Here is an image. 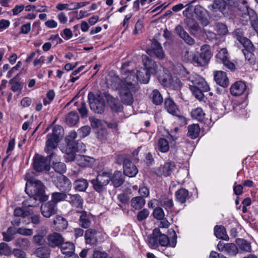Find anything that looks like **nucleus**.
I'll list each match as a JSON object with an SVG mask.
<instances>
[{
	"label": "nucleus",
	"instance_id": "nucleus-1",
	"mask_svg": "<svg viewBox=\"0 0 258 258\" xmlns=\"http://www.w3.org/2000/svg\"><path fill=\"white\" fill-rule=\"evenodd\" d=\"M63 128L60 125H55L52 129V133L46 136L44 150L47 154H50V158L55 155L53 151L57 148L63 135Z\"/></svg>",
	"mask_w": 258,
	"mask_h": 258
},
{
	"label": "nucleus",
	"instance_id": "nucleus-2",
	"mask_svg": "<svg viewBox=\"0 0 258 258\" xmlns=\"http://www.w3.org/2000/svg\"><path fill=\"white\" fill-rule=\"evenodd\" d=\"M33 172L27 173L25 175L27 180L25 191L28 195L37 196L39 199L44 192V185L42 182L33 177Z\"/></svg>",
	"mask_w": 258,
	"mask_h": 258
},
{
	"label": "nucleus",
	"instance_id": "nucleus-3",
	"mask_svg": "<svg viewBox=\"0 0 258 258\" xmlns=\"http://www.w3.org/2000/svg\"><path fill=\"white\" fill-rule=\"evenodd\" d=\"M116 161L118 164H123L124 174L130 177H135L138 172L136 166L133 164L129 157L125 154L116 156Z\"/></svg>",
	"mask_w": 258,
	"mask_h": 258
},
{
	"label": "nucleus",
	"instance_id": "nucleus-4",
	"mask_svg": "<svg viewBox=\"0 0 258 258\" xmlns=\"http://www.w3.org/2000/svg\"><path fill=\"white\" fill-rule=\"evenodd\" d=\"M88 98L91 109L97 113H103L105 109L104 100L101 95L95 96L92 92H89Z\"/></svg>",
	"mask_w": 258,
	"mask_h": 258
},
{
	"label": "nucleus",
	"instance_id": "nucleus-5",
	"mask_svg": "<svg viewBox=\"0 0 258 258\" xmlns=\"http://www.w3.org/2000/svg\"><path fill=\"white\" fill-rule=\"evenodd\" d=\"M56 155L50 158V154L47 157L36 154L34 157L33 163L34 170L37 172H41L43 170L48 171L50 169V161Z\"/></svg>",
	"mask_w": 258,
	"mask_h": 258
},
{
	"label": "nucleus",
	"instance_id": "nucleus-6",
	"mask_svg": "<svg viewBox=\"0 0 258 258\" xmlns=\"http://www.w3.org/2000/svg\"><path fill=\"white\" fill-rule=\"evenodd\" d=\"M66 143L65 158L68 161L71 162L75 160L76 158L75 154L76 152L79 151V146L82 148L85 146L82 143H77L76 141H66Z\"/></svg>",
	"mask_w": 258,
	"mask_h": 258
},
{
	"label": "nucleus",
	"instance_id": "nucleus-7",
	"mask_svg": "<svg viewBox=\"0 0 258 258\" xmlns=\"http://www.w3.org/2000/svg\"><path fill=\"white\" fill-rule=\"evenodd\" d=\"M54 184L58 190L63 192H69L72 186L71 180L62 174L56 177L54 181Z\"/></svg>",
	"mask_w": 258,
	"mask_h": 258
},
{
	"label": "nucleus",
	"instance_id": "nucleus-8",
	"mask_svg": "<svg viewBox=\"0 0 258 258\" xmlns=\"http://www.w3.org/2000/svg\"><path fill=\"white\" fill-rule=\"evenodd\" d=\"M122 86L126 87L134 92L138 91L140 88L139 81L136 73H130L123 78Z\"/></svg>",
	"mask_w": 258,
	"mask_h": 258
},
{
	"label": "nucleus",
	"instance_id": "nucleus-9",
	"mask_svg": "<svg viewBox=\"0 0 258 258\" xmlns=\"http://www.w3.org/2000/svg\"><path fill=\"white\" fill-rule=\"evenodd\" d=\"M242 51L245 56V61L249 65H253L255 62V56L253 53L254 47L251 42L243 46Z\"/></svg>",
	"mask_w": 258,
	"mask_h": 258
},
{
	"label": "nucleus",
	"instance_id": "nucleus-10",
	"mask_svg": "<svg viewBox=\"0 0 258 258\" xmlns=\"http://www.w3.org/2000/svg\"><path fill=\"white\" fill-rule=\"evenodd\" d=\"M40 210L41 214L44 217L49 218L56 213L57 205L53 201H49L42 204Z\"/></svg>",
	"mask_w": 258,
	"mask_h": 258
},
{
	"label": "nucleus",
	"instance_id": "nucleus-11",
	"mask_svg": "<svg viewBox=\"0 0 258 258\" xmlns=\"http://www.w3.org/2000/svg\"><path fill=\"white\" fill-rule=\"evenodd\" d=\"M172 232L173 235L170 241L168 237L164 234H162L160 231V234L158 235L159 245L162 246L169 245L172 247H175L177 242V235L174 230L172 231Z\"/></svg>",
	"mask_w": 258,
	"mask_h": 258
},
{
	"label": "nucleus",
	"instance_id": "nucleus-12",
	"mask_svg": "<svg viewBox=\"0 0 258 258\" xmlns=\"http://www.w3.org/2000/svg\"><path fill=\"white\" fill-rule=\"evenodd\" d=\"M187 80L191 83L189 86L193 85L196 87H200V88L204 90H206L208 88V85L205 79L197 74H192L188 77Z\"/></svg>",
	"mask_w": 258,
	"mask_h": 258
},
{
	"label": "nucleus",
	"instance_id": "nucleus-13",
	"mask_svg": "<svg viewBox=\"0 0 258 258\" xmlns=\"http://www.w3.org/2000/svg\"><path fill=\"white\" fill-rule=\"evenodd\" d=\"M224 6H231L234 7H237L240 10L242 8L241 5H242L243 10L242 11L243 13L242 15H244V13H247V10H251L249 9L247 5V2L245 0H223Z\"/></svg>",
	"mask_w": 258,
	"mask_h": 258
},
{
	"label": "nucleus",
	"instance_id": "nucleus-14",
	"mask_svg": "<svg viewBox=\"0 0 258 258\" xmlns=\"http://www.w3.org/2000/svg\"><path fill=\"white\" fill-rule=\"evenodd\" d=\"M164 107L167 111L171 114L179 117H181L176 104L170 98L165 99Z\"/></svg>",
	"mask_w": 258,
	"mask_h": 258
},
{
	"label": "nucleus",
	"instance_id": "nucleus-15",
	"mask_svg": "<svg viewBox=\"0 0 258 258\" xmlns=\"http://www.w3.org/2000/svg\"><path fill=\"white\" fill-rule=\"evenodd\" d=\"M103 94L108 104L113 111L117 112L122 111V106L118 99L113 97L107 92L103 93Z\"/></svg>",
	"mask_w": 258,
	"mask_h": 258
},
{
	"label": "nucleus",
	"instance_id": "nucleus-16",
	"mask_svg": "<svg viewBox=\"0 0 258 258\" xmlns=\"http://www.w3.org/2000/svg\"><path fill=\"white\" fill-rule=\"evenodd\" d=\"M246 89V86L244 82L239 81L233 84L230 89V92L232 95L238 96L242 95Z\"/></svg>",
	"mask_w": 258,
	"mask_h": 258
},
{
	"label": "nucleus",
	"instance_id": "nucleus-17",
	"mask_svg": "<svg viewBox=\"0 0 258 258\" xmlns=\"http://www.w3.org/2000/svg\"><path fill=\"white\" fill-rule=\"evenodd\" d=\"M132 92H133V90L129 89L126 88V87H121L119 90V94L120 98L123 103L130 105L133 102Z\"/></svg>",
	"mask_w": 258,
	"mask_h": 258
},
{
	"label": "nucleus",
	"instance_id": "nucleus-18",
	"mask_svg": "<svg viewBox=\"0 0 258 258\" xmlns=\"http://www.w3.org/2000/svg\"><path fill=\"white\" fill-rule=\"evenodd\" d=\"M48 244L51 247L59 246L64 241V238L59 233L54 232L47 237Z\"/></svg>",
	"mask_w": 258,
	"mask_h": 258
},
{
	"label": "nucleus",
	"instance_id": "nucleus-19",
	"mask_svg": "<svg viewBox=\"0 0 258 258\" xmlns=\"http://www.w3.org/2000/svg\"><path fill=\"white\" fill-rule=\"evenodd\" d=\"M175 33L187 44L192 45L195 44V40L186 32L181 25H178L175 27Z\"/></svg>",
	"mask_w": 258,
	"mask_h": 258
},
{
	"label": "nucleus",
	"instance_id": "nucleus-20",
	"mask_svg": "<svg viewBox=\"0 0 258 258\" xmlns=\"http://www.w3.org/2000/svg\"><path fill=\"white\" fill-rule=\"evenodd\" d=\"M243 17L246 21L249 20L251 27L258 33V19L255 12L252 10H247V13H245Z\"/></svg>",
	"mask_w": 258,
	"mask_h": 258
},
{
	"label": "nucleus",
	"instance_id": "nucleus-21",
	"mask_svg": "<svg viewBox=\"0 0 258 258\" xmlns=\"http://www.w3.org/2000/svg\"><path fill=\"white\" fill-rule=\"evenodd\" d=\"M214 80L220 86L226 88L229 85V80L226 73L223 71H217L214 73Z\"/></svg>",
	"mask_w": 258,
	"mask_h": 258
},
{
	"label": "nucleus",
	"instance_id": "nucleus-22",
	"mask_svg": "<svg viewBox=\"0 0 258 258\" xmlns=\"http://www.w3.org/2000/svg\"><path fill=\"white\" fill-rule=\"evenodd\" d=\"M67 201H68L73 207L79 209L83 208L84 200L79 194H69Z\"/></svg>",
	"mask_w": 258,
	"mask_h": 258
},
{
	"label": "nucleus",
	"instance_id": "nucleus-23",
	"mask_svg": "<svg viewBox=\"0 0 258 258\" xmlns=\"http://www.w3.org/2000/svg\"><path fill=\"white\" fill-rule=\"evenodd\" d=\"M158 202L160 205L166 210L168 214L172 213L174 203L172 199L169 198L166 196H162L159 199Z\"/></svg>",
	"mask_w": 258,
	"mask_h": 258
},
{
	"label": "nucleus",
	"instance_id": "nucleus-24",
	"mask_svg": "<svg viewBox=\"0 0 258 258\" xmlns=\"http://www.w3.org/2000/svg\"><path fill=\"white\" fill-rule=\"evenodd\" d=\"M60 251L65 254L64 256L72 257L75 253V246L72 242H63L60 246Z\"/></svg>",
	"mask_w": 258,
	"mask_h": 258
},
{
	"label": "nucleus",
	"instance_id": "nucleus-25",
	"mask_svg": "<svg viewBox=\"0 0 258 258\" xmlns=\"http://www.w3.org/2000/svg\"><path fill=\"white\" fill-rule=\"evenodd\" d=\"M143 62L145 69L152 74L156 73L157 66L155 61L147 56L143 57Z\"/></svg>",
	"mask_w": 258,
	"mask_h": 258
},
{
	"label": "nucleus",
	"instance_id": "nucleus-26",
	"mask_svg": "<svg viewBox=\"0 0 258 258\" xmlns=\"http://www.w3.org/2000/svg\"><path fill=\"white\" fill-rule=\"evenodd\" d=\"M79 213L80 214L79 219V225L83 228H88L91 224L90 214L84 211H80Z\"/></svg>",
	"mask_w": 258,
	"mask_h": 258
},
{
	"label": "nucleus",
	"instance_id": "nucleus-27",
	"mask_svg": "<svg viewBox=\"0 0 258 258\" xmlns=\"http://www.w3.org/2000/svg\"><path fill=\"white\" fill-rule=\"evenodd\" d=\"M135 73L138 81L141 83L146 84L149 82L151 74L147 69L142 68Z\"/></svg>",
	"mask_w": 258,
	"mask_h": 258
},
{
	"label": "nucleus",
	"instance_id": "nucleus-28",
	"mask_svg": "<svg viewBox=\"0 0 258 258\" xmlns=\"http://www.w3.org/2000/svg\"><path fill=\"white\" fill-rule=\"evenodd\" d=\"M106 82L108 86H110L112 89L120 90L123 84V80H120L118 76L114 75L110 77V78H107Z\"/></svg>",
	"mask_w": 258,
	"mask_h": 258
},
{
	"label": "nucleus",
	"instance_id": "nucleus-29",
	"mask_svg": "<svg viewBox=\"0 0 258 258\" xmlns=\"http://www.w3.org/2000/svg\"><path fill=\"white\" fill-rule=\"evenodd\" d=\"M97 231L93 229H88L85 233V238L87 244L94 245L97 242Z\"/></svg>",
	"mask_w": 258,
	"mask_h": 258
},
{
	"label": "nucleus",
	"instance_id": "nucleus-30",
	"mask_svg": "<svg viewBox=\"0 0 258 258\" xmlns=\"http://www.w3.org/2000/svg\"><path fill=\"white\" fill-rule=\"evenodd\" d=\"M176 201L181 204H183L189 198V191L184 188H181L175 192Z\"/></svg>",
	"mask_w": 258,
	"mask_h": 258
},
{
	"label": "nucleus",
	"instance_id": "nucleus-31",
	"mask_svg": "<svg viewBox=\"0 0 258 258\" xmlns=\"http://www.w3.org/2000/svg\"><path fill=\"white\" fill-rule=\"evenodd\" d=\"M110 181L114 187H118L124 182V176L121 171H115L113 175L110 176Z\"/></svg>",
	"mask_w": 258,
	"mask_h": 258
},
{
	"label": "nucleus",
	"instance_id": "nucleus-32",
	"mask_svg": "<svg viewBox=\"0 0 258 258\" xmlns=\"http://www.w3.org/2000/svg\"><path fill=\"white\" fill-rule=\"evenodd\" d=\"M53 226L56 230L62 231L67 228L68 221L63 217L57 215L53 220Z\"/></svg>",
	"mask_w": 258,
	"mask_h": 258
},
{
	"label": "nucleus",
	"instance_id": "nucleus-33",
	"mask_svg": "<svg viewBox=\"0 0 258 258\" xmlns=\"http://www.w3.org/2000/svg\"><path fill=\"white\" fill-rule=\"evenodd\" d=\"M151 49L156 56L159 59H162L165 57V53L160 43L157 40H154L151 44Z\"/></svg>",
	"mask_w": 258,
	"mask_h": 258
},
{
	"label": "nucleus",
	"instance_id": "nucleus-34",
	"mask_svg": "<svg viewBox=\"0 0 258 258\" xmlns=\"http://www.w3.org/2000/svg\"><path fill=\"white\" fill-rule=\"evenodd\" d=\"M160 234V229L155 228L153 230V233L148 237V243L150 247L156 248L159 245L158 235Z\"/></svg>",
	"mask_w": 258,
	"mask_h": 258
},
{
	"label": "nucleus",
	"instance_id": "nucleus-35",
	"mask_svg": "<svg viewBox=\"0 0 258 258\" xmlns=\"http://www.w3.org/2000/svg\"><path fill=\"white\" fill-rule=\"evenodd\" d=\"M73 185L76 191H85L88 187L89 183L87 179L81 178L75 180L74 181Z\"/></svg>",
	"mask_w": 258,
	"mask_h": 258
},
{
	"label": "nucleus",
	"instance_id": "nucleus-36",
	"mask_svg": "<svg viewBox=\"0 0 258 258\" xmlns=\"http://www.w3.org/2000/svg\"><path fill=\"white\" fill-rule=\"evenodd\" d=\"M29 196L28 199L24 201L22 203L23 207H36L39 206L40 199L37 196L28 195Z\"/></svg>",
	"mask_w": 258,
	"mask_h": 258
},
{
	"label": "nucleus",
	"instance_id": "nucleus-37",
	"mask_svg": "<svg viewBox=\"0 0 258 258\" xmlns=\"http://www.w3.org/2000/svg\"><path fill=\"white\" fill-rule=\"evenodd\" d=\"M200 127L198 124H192L188 126L187 136L191 139H195L200 135Z\"/></svg>",
	"mask_w": 258,
	"mask_h": 258
},
{
	"label": "nucleus",
	"instance_id": "nucleus-38",
	"mask_svg": "<svg viewBox=\"0 0 258 258\" xmlns=\"http://www.w3.org/2000/svg\"><path fill=\"white\" fill-rule=\"evenodd\" d=\"M189 88L193 95L199 100H202L204 97V92H207L210 90L209 86L206 90L200 88V87H196L193 85H189Z\"/></svg>",
	"mask_w": 258,
	"mask_h": 258
},
{
	"label": "nucleus",
	"instance_id": "nucleus-39",
	"mask_svg": "<svg viewBox=\"0 0 258 258\" xmlns=\"http://www.w3.org/2000/svg\"><path fill=\"white\" fill-rule=\"evenodd\" d=\"M214 230V234L218 238L225 240H229V237L224 226L216 225L215 226Z\"/></svg>",
	"mask_w": 258,
	"mask_h": 258
},
{
	"label": "nucleus",
	"instance_id": "nucleus-40",
	"mask_svg": "<svg viewBox=\"0 0 258 258\" xmlns=\"http://www.w3.org/2000/svg\"><path fill=\"white\" fill-rule=\"evenodd\" d=\"M132 207L135 210L142 209L145 205L146 201L143 197L139 196L133 198L131 202Z\"/></svg>",
	"mask_w": 258,
	"mask_h": 258
},
{
	"label": "nucleus",
	"instance_id": "nucleus-41",
	"mask_svg": "<svg viewBox=\"0 0 258 258\" xmlns=\"http://www.w3.org/2000/svg\"><path fill=\"white\" fill-rule=\"evenodd\" d=\"M78 164L82 167H89L94 162V159L89 156H79L77 158Z\"/></svg>",
	"mask_w": 258,
	"mask_h": 258
},
{
	"label": "nucleus",
	"instance_id": "nucleus-42",
	"mask_svg": "<svg viewBox=\"0 0 258 258\" xmlns=\"http://www.w3.org/2000/svg\"><path fill=\"white\" fill-rule=\"evenodd\" d=\"M34 254L39 258H48L50 254V249L46 246H42L37 248Z\"/></svg>",
	"mask_w": 258,
	"mask_h": 258
},
{
	"label": "nucleus",
	"instance_id": "nucleus-43",
	"mask_svg": "<svg viewBox=\"0 0 258 258\" xmlns=\"http://www.w3.org/2000/svg\"><path fill=\"white\" fill-rule=\"evenodd\" d=\"M79 117L78 113L75 111L69 112L66 117V123L70 126H74L79 121Z\"/></svg>",
	"mask_w": 258,
	"mask_h": 258
},
{
	"label": "nucleus",
	"instance_id": "nucleus-44",
	"mask_svg": "<svg viewBox=\"0 0 258 258\" xmlns=\"http://www.w3.org/2000/svg\"><path fill=\"white\" fill-rule=\"evenodd\" d=\"M152 102L156 105H159L163 102V97L160 92L157 89H154L150 94Z\"/></svg>",
	"mask_w": 258,
	"mask_h": 258
},
{
	"label": "nucleus",
	"instance_id": "nucleus-45",
	"mask_svg": "<svg viewBox=\"0 0 258 258\" xmlns=\"http://www.w3.org/2000/svg\"><path fill=\"white\" fill-rule=\"evenodd\" d=\"M18 76V75L9 81V83L11 85V89L13 92L20 93L23 89V86L21 83L17 80Z\"/></svg>",
	"mask_w": 258,
	"mask_h": 258
},
{
	"label": "nucleus",
	"instance_id": "nucleus-46",
	"mask_svg": "<svg viewBox=\"0 0 258 258\" xmlns=\"http://www.w3.org/2000/svg\"><path fill=\"white\" fill-rule=\"evenodd\" d=\"M201 52L200 53V55L208 63L211 57L210 46L207 45H204L201 47Z\"/></svg>",
	"mask_w": 258,
	"mask_h": 258
},
{
	"label": "nucleus",
	"instance_id": "nucleus-47",
	"mask_svg": "<svg viewBox=\"0 0 258 258\" xmlns=\"http://www.w3.org/2000/svg\"><path fill=\"white\" fill-rule=\"evenodd\" d=\"M53 158L55 159L56 162L53 163V168L54 170L56 172L60 174H62L66 171V166L64 163L58 162L59 160L58 157H54ZM54 161L53 160V162Z\"/></svg>",
	"mask_w": 258,
	"mask_h": 258
},
{
	"label": "nucleus",
	"instance_id": "nucleus-48",
	"mask_svg": "<svg viewBox=\"0 0 258 258\" xmlns=\"http://www.w3.org/2000/svg\"><path fill=\"white\" fill-rule=\"evenodd\" d=\"M63 192H54L51 195V200L57 205V203L68 199V195Z\"/></svg>",
	"mask_w": 258,
	"mask_h": 258
},
{
	"label": "nucleus",
	"instance_id": "nucleus-49",
	"mask_svg": "<svg viewBox=\"0 0 258 258\" xmlns=\"http://www.w3.org/2000/svg\"><path fill=\"white\" fill-rule=\"evenodd\" d=\"M133 63L131 62L126 61L124 62L120 68L122 75H127L130 73H135L134 71Z\"/></svg>",
	"mask_w": 258,
	"mask_h": 258
},
{
	"label": "nucleus",
	"instance_id": "nucleus-50",
	"mask_svg": "<svg viewBox=\"0 0 258 258\" xmlns=\"http://www.w3.org/2000/svg\"><path fill=\"white\" fill-rule=\"evenodd\" d=\"M191 115L193 118L202 121L205 118V114L201 108L198 107L191 111Z\"/></svg>",
	"mask_w": 258,
	"mask_h": 258
},
{
	"label": "nucleus",
	"instance_id": "nucleus-51",
	"mask_svg": "<svg viewBox=\"0 0 258 258\" xmlns=\"http://www.w3.org/2000/svg\"><path fill=\"white\" fill-rule=\"evenodd\" d=\"M234 35L236 39L242 46L245 44H248L251 42L247 38L242 36V32L240 29H237L235 31Z\"/></svg>",
	"mask_w": 258,
	"mask_h": 258
},
{
	"label": "nucleus",
	"instance_id": "nucleus-52",
	"mask_svg": "<svg viewBox=\"0 0 258 258\" xmlns=\"http://www.w3.org/2000/svg\"><path fill=\"white\" fill-rule=\"evenodd\" d=\"M98 182H102L104 185H107L110 181V174L106 172L99 173L96 178Z\"/></svg>",
	"mask_w": 258,
	"mask_h": 258
},
{
	"label": "nucleus",
	"instance_id": "nucleus-53",
	"mask_svg": "<svg viewBox=\"0 0 258 258\" xmlns=\"http://www.w3.org/2000/svg\"><path fill=\"white\" fill-rule=\"evenodd\" d=\"M157 148L161 152H167L169 149L168 142L164 138L160 139L158 142Z\"/></svg>",
	"mask_w": 258,
	"mask_h": 258
},
{
	"label": "nucleus",
	"instance_id": "nucleus-54",
	"mask_svg": "<svg viewBox=\"0 0 258 258\" xmlns=\"http://www.w3.org/2000/svg\"><path fill=\"white\" fill-rule=\"evenodd\" d=\"M237 243L239 246L240 249L245 252H250L251 250V247L250 243L247 241L243 239H239L238 240Z\"/></svg>",
	"mask_w": 258,
	"mask_h": 258
},
{
	"label": "nucleus",
	"instance_id": "nucleus-55",
	"mask_svg": "<svg viewBox=\"0 0 258 258\" xmlns=\"http://www.w3.org/2000/svg\"><path fill=\"white\" fill-rule=\"evenodd\" d=\"M182 86V83L180 80L177 77H172L170 82L168 86V88L175 90H180Z\"/></svg>",
	"mask_w": 258,
	"mask_h": 258
},
{
	"label": "nucleus",
	"instance_id": "nucleus-56",
	"mask_svg": "<svg viewBox=\"0 0 258 258\" xmlns=\"http://www.w3.org/2000/svg\"><path fill=\"white\" fill-rule=\"evenodd\" d=\"M175 167V165L173 162H167L164 164L162 167V171L164 176H169Z\"/></svg>",
	"mask_w": 258,
	"mask_h": 258
},
{
	"label": "nucleus",
	"instance_id": "nucleus-57",
	"mask_svg": "<svg viewBox=\"0 0 258 258\" xmlns=\"http://www.w3.org/2000/svg\"><path fill=\"white\" fill-rule=\"evenodd\" d=\"M238 251L236 245L234 243H226L224 252L230 255H235Z\"/></svg>",
	"mask_w": 258,
	"mask_h": 258
},
{
	"label": "nucleus",
	"instance_id": "nucleus-58",
	"mask_svg": "<svg viewBox=\"0 0 258 258\" xmlns=\"http://www.w3.org/2000/svg\"><path fill=\"white\" fill-rule=\"evenodd\" d=\"M91 183L93 185V188L98 192H101L105 189L106 185H104L102 182H98L96 179H93L91 180Z\"/></svg>",
	"mask_w": 258,
	"mask_h": 258
},
{
	"label": "nucleus",
	"instance_id": "nucleus-59",
	"mask_svg": "<svg viewBox=\"0 0 258 258\" xmlns=\"http://www.w3.org/2000/svg\"><path fill=\"white\" fill-rule=\"evenodd\" d=\"M172 76L169 74H165L158 77V80L160 83L164 87H168L170 82Z\"/></svg>",
	"mask_w": 258,
	"mask_h": 258
},
{
	"label": "nucleus",
	"instance_id": "nucleus-60",
	"mask_svg": "<svg viewBox=\"0 0 258 258\" xmlns=\"http://www.w3.org/2000/svg\"><path fill=\"white\" fill-rule=\"evenodd\" d=\"M30 210H24L22 208H17L15 209L14 214L16 217H26L31 215Z\"/></svg>",
	"mask_w": 258,
	"mask_h": 258
},
{
	"label": "nucleus",
	"instance_id": "nucleus-61",
	"mask_svg": "<svg viewBox=\"0 0 258 258\" xmlns=\"http://www.w3.org/2000/svg\"><path fill=\"white\" fill-rule=\"evenodd\" d=\"M153 215L157 220H163L165 216V213L162 208L157 207L154 210Z\"/></svg>",
	"mask_w": 258,
	"mask_h": 258
},
{
	"label": "nucleus",
	"instance_id": "nucleus-62",
	"mask_svg": "<svg viewBox=\"0 0 258 258\" xmlns=\"http://www.w3.org/2000/svg\"><path fill=\"white\" fill-rule=\"evenodd\" d=\"M215 30L220 35H225L228 33L227 26L220 23H217L215 25Z\"/></svg>",
	"mask_w": 258,
	"mask_h": 258
},
{
	"label": "nucleus",
	"instance_id": "nucleus-63",
	"mask_svg": "<svg viewBox=\"0 0 258 258\" xmlns=\"http://www.w3.org/2000/svg\"><path fill=\"white\" fill-rule=\"evenodd\" d=\"M16 244L23 248H27L30 245V242L26 238H18L16 240Z\"/></svg>",
	"mask_w": 258,
	"mask_h": 258
},
{
	"label": "nucleus",
	"instance_id": "nucleus-64",
	"mask_svg": "<svg viewBox=\"0 0 258 258\" xmlns=\"http://www.w3.org/2000/svg\"><path fill=\"white\" fill-rule=\"evenodd\" d=\"M227 53L228 52L226 48H222L218 52L216 55V56L218 58L221 60L223 63H225V61L228 59Z\"/></svg>",
	"mask_w": 258,
	"mask_h": 258
}]
</instances>
